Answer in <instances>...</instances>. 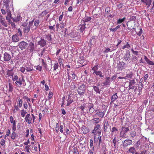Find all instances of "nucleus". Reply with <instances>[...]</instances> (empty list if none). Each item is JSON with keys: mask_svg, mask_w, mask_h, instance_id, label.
<instances>
[{"mask_svg": "<svg viewBox=\"0 0 154 154\" xmlns=\"http://www.w3.org/2000/svg\"><path fill=\"white\" fill-rule=\"evenodd\" d=\"M101 127L100 125L97 124L94 127V130L92 131V134H93L94 135V140H98L97 136H100L101 131L100 129Z\"/></svg>", "mask_w": 154, "mask_h": 154, "instance_id": "f257e3e1", "label": "nucleus"}, {"mask_svg": "<svg viewBox=\"0 0 154 154\" xmlns=\"http://www.w3.org/2000/svg\"><path fill=\"white\" fill-rule=\"evenodd\" d=\"M12 80L13 82H15V84L17 86L19 87L21 86L23 82L25 81L23 78H19L18 75H15L14 76L12 77Z\"/></svg>", "mask_w": 154, "mask_h": 154, "instance_id": "f03ea898", "label": "nucleus"}, {"mask_svg": "<svg viewBox=\"0 0 154 154\" xmlns=\"http://www.w3.org/2000/svg\"><path fill=\"white\" fill-rule=\"evenodd\" d=\"M86 90V85L83 84L79 86L78 88L77 92L79 94L82 95L85 93Z\"/></svg>", "mask_w": 154, "mask_h": 154, "instance_id": "7ed1b4c3", "label": "nucleus"}, {"mask_svg": "<svg viewBox=\"0 0 154 154\" xmlns=\"http://www.w3.org/2000/svg\"><path fill=\"white\" fill-rule=\"evenodd\" d=\"M3 61L5 62H8L11 58V55L8 53L5 52L3 54Z\"/></svg>", "mask_w": 154, "mask_h": 154, "instance_id": "20e7f679", "label": "nucleus"}, {"mask_svg": "<svg viewBox=\"0 0 154 154\" xmlns=\"http://www.w3.org/2000/svg\"><path fill=\"white\" fill-rule=\"evenodd\" d=\"M28 49L30 52H33L35 51V45L33 42H31L29 43Z\"/></svg>", "mask_w": 154, "mask_h": 154, "instance_id": "39448f33", "label": "nucleus"}, {"mask_svg": "<svg viewBox=\"0 0 154 154\" xmlns=\"http://www.w3.org/2000/svg\"><path fill=\"white\" fill-rule=\"evenodd\" d=\"M122 145L124 147H126L129 145L132 144V141L131 140L126 139L122 143Z\"/></svg>", "mask_w": 154, "mask_h": 154, "instance_id": "423d86ee", "label": "nucleus"}, {"mask_svg": "<svg viewBox=\"0 0 154 154\" xmlns=\"http://www.w3.org/2000/svg\"><path fill=\"white\" fill-rule=\"evenodd\" d=\"M10 120L11 123L12 124V130H16V121L14 120V118L12 116L10 117Z\"/></svg>", "mask_w": 154, "mask_h": 154, "instance_id": "0eeeda50", "label": "nucleus"}, {"mask_svg": "<svg viewBox=\"0 0 154 154\" xmlns=\"http://www.w3.org/2000/svg\"><path fill=\"white\" fill-rule=\"evenodd\" d=\"M27 45V43L24 41H22L19 43L18 46L21 50H23L26 47Z\"/></svg>", "mask_w": 154, "mask_h": 154, "instance_id": "6e6552de", "label": "nucleus"}, {"mask_svg": "<svg viewBox=\"0 0 154 154\" xmlns=\"http://www.w3.org/2000/svg\"><path fill=\"white\" fill-rule=\"evenodd\" d=\"M141 1L147 6V8H149L151 4L152 0H141Z\"/></svg>", "mask_w": 154, "mask_h": 154, "instance_id": "1a4fd4ad", "label": "nucleus"}, {"mask_svg": "<svg viewBox=\"0 0 154 154\" xmlns=\"http://www.w3.org/2000/svg\"><path fill=\"white\" fill-rule=\"evenodd\" d=\"M135 83V81L134 80H130L129 82V90L131 89H134L135 88L134 84Z\"/></svg>", "mask_w": 154, "mask_h": 154, "instance_id": "9d476101", "label": "nucleus"}, {"mask_svg": "<svg viewBox=\"0 0 154 154\" xmlns=\"http://www.w3.org/2000/svg\"><path fill=\"white\" fill-rule=\"evenodd\" d=\"M25 119L26 122H28V124H30L32 120V118L30 114H27L25 118Z\"/></svg>", "mask_w": 154, "mask_h": 154, "instance_id": "9b49d317", "label": "nucleus"}, {"mask_svg": "<svg viewBox=\"0 0 154 154\" xmlns=\"http://www.w3.org/2000/svg\"><path fill=\"white\" fill-rule=\"evenodd\" d=\"M0 22L2 25L5 27H7L8 24L5 21L4 18L0 15Z\"/></svg>", "mask_w": 154, "mask_h": 154, "instance_id": "f8f14e48", "label": "nucleus"}, {"mask_svg": "<svg viewBox=\"0 0 154 154\" xmlns=\"http://www.w3.org/2000/svg\"><path fill=\"white\" fill-rule=\"evenodd\" d=\"M38 45H40L41 47H44L46 45V42L43 38H41L38 42Z\"/></svg>", "mask_w": 154, "mask_h": 154, "instance_id": "ddd939ff", "label": "nucleus"}, {"mask_svg": "<svg viewBox=\"0 0 154 154\" xmlns=\"http://www.w3.org/2000/svg\"><path fill=\"white\" fill-rule=\"evenodd\" d=\"M7 75L8 76H11V77L12 80V77L14 76L15 75H14V72L12 69L11 70H8L6 72Z\"/></svg>", "mask_w": 154, "mask_h": 154, "instance_id": "4468645a", "label": "nucleus"}, {"mask_svg": "<svg viewBox=\"0 0 154 154\" xmlns=\"http://www.w3.org/2000/svg\"><path fill=\"white\" fill-rule=\"evenodd\" d=\"M22 18L20 17V16L19 15H18L16 17H12V19L13 20L14 22H17L19 21L22 20Z\"/></svg>", "mask_w": 154, "mask_h": 154, "instance_id": "2eb2a0df", "label": "nucleus"}, {"mask_svg": "<svg viewBox=\"0 0 154 154\" xmlns=\"http://www.w3.org/2000/svg\"><path fill=\"white\" fill-rule=\"evenodd\" d=\"M125 65V63L123 61L120 62L118 65V68L119 69L122 70Z\"/></svg>", "mask_w": 154, "mask_h": 154, "instance_id": "dca6fc26", "label": "nucleus"}, {"mask_svg": "<svg viewBox=\"0 0 154 154\" xmlns=\"http://www.w3.org/2000/svg\"><path fill=\"white\" fill-rule=\"evenodd\" d=\"M8 91L12 92L14 90V86L10 81L8 82Z\"/></svg>", "mask_w": 154, "mask_h": 154, "instance_id": "f3484780", "label": "nucleus"}, {"mask_svg": "<svg viewBox=\"0 0 154 154\" xmlns=\"http://www.w3.org/2000/svg\"><path fill=\"white\" fill-rule=\"evenodd\" d=\"M49 12L48 10H45L44 11H42L41 13L39 14L38 17L39 18L42 17L45 15Z\"/></svg>", "mask_w": 154, "mask_h": 154, "instance_id": "a211bd4d", "label": "nucleus"}, {"mask_svg": "<svg viewBox=\"0 0 154 154\" xmlns=\"http://www.w3.org/2000/svg\"><path fill=\"white\" fill-rule=\"evenodd\" d=\"M12 39L13 42H16L18 41L19 38H18V35L17 34H15L12 36Z\"/></svg>", "mask_w": 154, "mask_h": 154, "instance_id": "6ab92c4d", "label": "nucleus"}, {"mask_svg": "<svg viewBox=\"0 0 154 154\" xmlns=\"http://www.w3.org/2000/svg\"><path fill=\"white\" fill-rule=\"evenodd\" d=\"M118 129H117L116 127H113L112 128L111 131V133L112 134L115 133V134H117L118 133Z\"/></svg>", "mask_w": 154, "mask_h": 154, "instance_id": "aec40b11", "label": "nucleus"}, {"mask_svg": "<svg viewBox=\"0 0 154 154\" xmlns=\"http://www.w3.org/2000/svg\"><path fill=\"white\" fill-rule=\"evenodd\" d=\"M4 3V5L5 7L6 8V9H7V11L8 12V11H10L8 10L9 8V5L8 4V2H9V0H5V1H3Z\"/></svg>", "mask_w": 154, "mask_h": 154, "instance_id": "412c9836", "label": "nucleus"}, {"mask_svg": "<svg viewBox=\"0 0 154 154\" xmlns=\"http://www.w3.org/2000/svg\"><path fill=\"white\" fill-rule=\"evenodd\" d=\"M8 15L6 17V19L8 21V22H9V23H11L10 22V18L12 19V17H11V14L10 12V11H8Z\"/></svg>", "mask_w": 154, "mask_h": 154, "instance_id": "4be33fe9", "label": "nucleus"}, {"mask_svg": "<svg viewBox=\"0 0 154 154\" xmlns=\"http://www.w3.org/2000/svg\"><path fill=\"white\" fill-rule=\"evenodd\" d=\"M118 97L116 93L113 94L111 97V102H113L118 98Z\"/></svg>", "mask_w": 154, "mask_h": 154, "instance_id": "5701e85b", "label": "nucleus"}, {"mask_svg": "<svg viewBox=\"0 0 154 154\" xmlns=\"http://www.w3.org/2000/svg\"><path fill=\"white\" fill-rule=\"evenodd\" d=\"M108 126L109 124L108 123V122L106 121L105 122H104L103 125L104 131V132H106Z\"/></svg>", "mask_w": 154, "mask_h": 154, "instance_id": "b1692460", "label": "nucleus"}, {"mask_svg": "<svg viewBox=\"0 0 154 154\" xmlns=\"http://www.w3.org/2000/svg\"><path fill=\"white\" fill-rule=\"evenodd\" d=\"M34 19H33L31 21H30L29 22L28 26L30 28L33 29L34 28V26L33 25V22H34Z\"/></svg>", "mask_w": 154, "mask_h": 154, "instance_id": "393cba45", "label": "nucleus"}, {"mask_svg": "<svg viewBox=\"0 0 154 154\" xmlns=\"http://www.w3.org/2000/svg\"><path fill=\"white\" fill-rule=\"evenodd\" d=\"M130 54L128 53H126L124 56L123 58L126 61H129L130 59Z\"/></svg>", "mask_w": 154, "mask_h": 154, "instance_id": "a878e982", "label": "nucleus"}, {"mask_svg": "<svg viewBox=\"0 0 154 154\" xmlns=\"http://www.w3.org/2000/svg\"><path fill=\"white\" fill-rule=\"evenodd\" d=\"M128 151H129V152L133 154L135 153L136 149L134 147H132L129 148Z\"/></svg>", "mask_w": 154, "mask_h": 154, "instance_id": "bb28decb", "label": "nucleus"}, {"mask_svg": "<svg viewBox=\"0 0 154 154\" xmlns=\"http://www.w3.org/2000/svg\"><path fill=\"white\" fill-rule=\"evenodd\" d=\"M40 21L39 20H36L34 22V26H35V29L38 27Z\"/></svg>", "mask_w": 154, "mask_h": 154, "instance_id": "cd10ccee", "label": "nucleus"}, {"mask_svg": "<svg viewBox=\"0 0 154 154\" xmlns=\"http://www.w3.org/2000/svg\"><path fill=\"white\" fill-rule=\"evenodd\" d=\"M30 28L28 26L24 27L23 28V31L25 33H28L30 30Z\"/></svg>", "mask_w": 154, "mask_h": 154, "instance_id": "c85d7f7f", "label": "nucleus"}, {"mask_svg": "<svg viewBox=\"0 0 154 154\" xmlns=\"http://www.w3.org/2000/svg\"><path fill=\"white\" fill-rule=\"evenodd\" d=\"M129 130V128L128 127H122V128L121 131L124 132L125 133H126Z\"/></svg>", "mask_w": 154, "mask_h": 154, "instance_id": "c756f323", "label": "nucleus"}, {"mask_svg": "<svg viewBox=\"0 0 154 154\" xmlns=\"http://www.w3.org/2000/svg\"><path fill=\"white\" fill-rule=\"evenodd\" d=\"M23 100L21 99H18L17 102V105L19 107H21L22 106Z\"/></svg>", "mask_w": 154, "mask_h": 154, "instance_id": "7c9ffc66", "label": "nucleus"}, {"mask_svg": "<svg viewBox=\"0 0 154 154\" xmlns=\"http://www.w3.org/2000/svg\"><path fill=\"white\" fill-rule=\"evenodd\" d=\"M16 130H13L12 133L11 135V138L12 140H14L16 137V133L15 132Z\"/></svg>", "mask_w": 154, "mask_h": 154, "instance_id": "2f4dec72", "label": "nucleus"}, {"mask_svg": "<svg viewBox=\"0 0 154 154\" xmlns=\"http://www.w3.org/2000/svg\"><path fill=\"white\" fill-rule=\"evenodd\" d=\"M126 18L124 17L122 19H119L118 20L117 23V24H120L126 20Z\"/></svg>", "mask_w": 154, "mask_h": 154, "instance_id": "473e14b6", "label": "nucleus"}, {"mask_svg": "<svg viewBox=\"0 0 154 154\" xmlns=\"http://www.w3.org/2000/svg\"><path fill=\"white\" fill-rule=\"evenodd\" d=\"M97 75H99L100 77H103L104 75H102V72L101 71H98L95 73Z\"/></svg>", "mask_w": 154, "mask_h": 154, "instance_id": "72a5a7b5", "label": "nucleus"}, {"mask_svg": "<svg viewBox=\"0 0 154 154\" xmlns=\"http://www.w3.org/2000/svg\"><path fill=\"white\" fill-rule=\"evenodd\" d=\"M93 88L94 90L96 92V93L99 94L100 93V91H99L98 87H97L96 86H93Z\"/></svg>", "mask_w": 154, "mask_h": 154, "instance_id": "f704fd0d", "label": "nucleus"}, {"mask_svg": "<svg viewBox=\"0 0 154 154\" xmlns=\"http://www.w3.org/2000/svg\"><path fill=\"white\" fill-rule=\"evenodd\" d=\"M25 69L27 72H30L33 70V67L31 66L28 67L26 66L25 67Z\"/></svg>", "mask_w": 154, "mask_h": 154, "instance_id": "c9c22d12", "label": "nucleus"}, {"mask_svg": "<svg viewBox=\"0 0 154 154\" xmlns=\"http://www.w3.org/2000/svg\"><path fill=\"white\" fill-rule=\"evenodd\" d=\"M98 66L97 65L94 66L92 68V70L94 71L93 73V74L95 73L96 72H97V70H98Z\"/></svg>", "mask_w": 154, "mask_h": 154, "instance_id": "e433bc0d", "label": "nucleus"}, {"mask_svg": "<svg viewBox=\"0 0 154 154\" xmlns=\"http://www.w3.org/2000/svg\"><path fill=\"white\" fill-rule=\"evenodd\" d=\"M73 102V100L72 99H71L69 97L67 100V104L66 106H69L70 104H71Z\"/></svg>", "mask_w": 154, "mask_h": 154, "instance_id": "4c0bfd02", "label": "nucleus"}, {"mask_svg": "<svg viewBox=\"0 0 154 154\" xmlns=\"http://www.w3.org/2000/svg\"><path fill=\"white\" fill-rule=\"evenodd\" d=\"M97 114L101 118H103L105 114V113L104 112H97Z\"/></svg>", "mask_w": 154, "mask_h": 154, "instance_id": "58836bf2", "label": "nucleus"}, {"mask_svg": "<svg viewBox=\"0 0 154 154\" xmlns=\"http://www.w3.org/2000/svg\"><path fill=\"white\" fill-rule=\"evenodd\" d=\"M85 25L86 24L85 23H84V24L80 26V30L81 31L83 32V31L86 28L85 27Z\"/></svg>", "mask_w": 154, "mask_h": 154, "instance_id": "ea45409f", "label": "nucleus"}, {"mask_svg": "<svg viewBox=\"0 0 154 154\" xmlns=\"http://www.w3.org/2000/svg\"><path fill=\"white\" fill-rule=\"evenodd\" d=\"M133 76V72H130L128 73L127 74L126 77L127 78H131Z\"/></svg>", "mask_w": 154, "mask_h": 154, "instance_id": "a19ab883", "label": "nucleus"}, {"mask_svg": "<svg viewBox=\"0 0 154 154\" xmlns=\"http://www.w3.org/2000/svg\"><path fill=\"white\" fill-rule=\"evenodd\" d=\"M120 25H119L118 26H117L116 28H114L113 29H110V30L111 31H112V32H115L116 31V30L118 29L120 27Z\"/></svg>", "mask_w": 154, "mask_h": 154, "instance_id": "79ce46f5", "label": "nucleus"}, {"mask_svg": "<svg viewBox=\"0 0 154 154\" xmlns=\"http://www.w3.org/2000/svg\"><path fill=\"white\" fill-rule=\"evenodd\" d=\"M27 112L26 110H25L24 109H23L21 111V116L22 117H24L25 115L26 114Z\"/></svg>", "mask_w": 154, "mask_h": 154, "instance_id": "37998d69", "label": "nucleus"}, {"mask_svg": "<svg viewBox=\"0 0 154 154\" xmlns=\"http://www.w3.org/2000/svg\"><path fill=\"white\" fill-rule=\"evenodd\" d=\"M58 63L57 62L55 63L54 64V66H53L54 68V71H55L57 69L58 67Z\"/></svg>", "mask_w": 154, "mask_h": 154, "instance_id": "c03bdc74", "label": "nucleus"}, {"mask_svg": "<svg viewBox=\"0 0 154 154\" xmlns=\"http://www.w3.org/2000/svg\"><path fill=\"white\" fill-rule=\"evenodd\" d=\"M91 19V18L90 17H87L83 20V21L84 22H86L90 21Z\"/></svg>", "mask_w": 154, "mask_h": 154, "instance_id": "a18cd8bd", "label": "nucleus"}, {"mask_svg": "<svg viewBox=\"0 0 154 154\" xmlns=\"http://www.w3.org/2000/svg\"><path fill=\"white\" fill-rule=\"evenodd\" d=\"M23 98L25 99H26L27 100V103L29 105H30V103H29V102L30 101V99L28 98L26 96H23Z\"/></svg>", "mask_w": 154, "mask_h": 154, "instance_id": "49530a36", "label": "nucleus"}, {"mask_svg": "<svg viewBox=\"0 0 154 154\" xmlns=\"http://www.w3.org/2000/svg\"><path fill=\"white\" fill-rule=\"evenodd\" d=\"M94 106V105L91 103H89L88 105V108L89 109V110H90L91 108H93Z\"/></svg>", "mask_w": 154, "mask_h": 154, "instance_id": "de8ad7c7", "label": "nucleus"}, {"mask_svg": "<svg viewBox=\"0 0 154 154\" xmlns=\"http://www.w3.org/2000/svg\"><path fill=\"white\" fill-rule=\"evenodd\" d=\"M46 38L48 41H50L51 39V35H48L46 36Z\"/></svg>", "mask_w": 154, "mask_h": 154, "instance_id": "09e8293b", "label": "nucleus"}, {"mask_svg": "<svg viewBox=\"0 0 154 154\" xmlns=\"http://www.w3.org/2000/svg\"><path fill=\"white\" fill-rule=\"evenodd\" d=\"M25 68L23 67H20L19 71H20L21 72L24 73L25 70Z\"/></svg>", "mask_w": 154, "mask_h": 154, "instance_id": "8fccbe9b", "label": "nucleus"}, {"mask_svg": "<svg viewBox=\"0 0 154 154\" xmlns=\"http://www.w3.org/2000/svg\"><path fill=\"white\" fill-rule=\"evenodd\" d=\"M126 133H125L124 132H123L121 131L120 133V136L122 138H124L126 136Z\"/></svg>", "mask_w": 154, "mask_h": 154, "instance_id": "3c124183", "label": "nucleus"}, {"mask_svg": "<svg viewBox=\"0 0 154 154\" xmlns=\"http://www.w3.org/2000/svg\"><path fill=\"white\" fill-rule=\"evenodd\" d=\"M27 20L28 19L26 20V22L23 23L22 24V26L24 27L27 26L28 24Z\"/></svg>", "mask_w": 154, "mask_h": 154, "instance_id": "603ef678", "label": "nucleus"}, {"mask_svg": "<svg viewBox=\"0 0 154 154\" xmlns=\"http://www.w3.org/2000/svg\"><path fill=\"white\" fill-rule=\"evenodd\" d=\"M94 122L96 124L100 122V119L98 118H95L93 119Z\"/></svg>", "mask_w": 154, "mask_h": 154, "instance_id": "864d4df0", "label": "nucleus"}, {"mask_svg": "<svg viewBox=\"0 0 154 154\" xmlns=\"http://www.w3.org/2000/svg\"><path fill=\"white\" fill-rule=\"evenodd\" d=\"M94 147H93L92 148L89 150L88 154H93L94 151Z\"/></svg>", "mask_w": 154, "mask_h": 154, "instance_id": "5fc2aeb1", "label": "nucleus"}, {"mask_svg": "<svg viewBox=\"0 0 154 154\" xmlns=\"http://www.w3.org/2000/svg\"><path fill=\"white\" fill-rule=\"evenodd\" d=\"M140 31L137 33V35L139 36H140L143 33V30L142 29L140 28L139 29Z\"/></svg>", "mask_w": 154, "mask_h": 154, "instance_id": "6e6d98bb", "label": "nucleus"}, {"mask_svg": "<svg viewBox=\"0 0 154 154\" xmlns=\"http://www.w3.org/2000/svg\"><path fill=\"white\" fill-rule=\"evenodd\" d=\"M30 146H30L27 145L26 146L25 148V149H26V152L29 153H30V152L29 151L30 149L29 148V147Z\"/></svg>", "mask_w": 154, "mask_h": 154, "instance_id": "4d7b16f0", "label": "nucleus"}, {"mask_svg": "<svg viewBox=\"0 0 154 154\" xmlns=\"http://www.w3.org/2000/svg\"><path fill=\"white\" fill-rule=\"evenodd\" d=\"M131 137L133 138L136 135V132L135 131L132 132L130 134Z\"/></svg>", "mask_w": 154, "mask_h": 154, "instance_id": "13d9d810", "label": "nucleus"}, {"mask_svg": "<svg viewBox=\"0 0 154 154\" xmlns=\"http://www.w3.org/2000/svg\"><path fill=\"white\" fill-rule=\"evenodd\" d=\"M147 63L150 65H154V63L152 61H150L148 60L147 61H146Z\"/></svg>", "mask_w": 154, "mask_h": 154, "instance_id": "bf43d9fd", "label": "nucleus"}, {"mask_svg": "<svg viewBox=\"0 0 154 154\" xmlns=\"http://www.w3.org/2000/svg\"><path fill=\"white\" fill-rule=\"evenodd\" d=\"M130 47V46L129 44H128V43H127V44L126 45H125L122 48L123 49H124V48H128Z\"/></svg>", "mask_w": 154, "mask_h": 154, "instance_id": "052dcab7", "label": "nucleus"}, {"mask_svg": "<svg viewBox=\"0 0 154 154\" xmlns=\"http://www.w3.org/2000/svg\"><path fill=\"white\" fill-rule=\"evenodd\" d=\"M104 85H109L110 84V81L106 80L105 82L103 83Z\"/></svg>", "mask_w": 154, "mask_h": 154, "instance_id": "680f3d73", "label": "nucleus"}, {"mask_svg": "<svg viewBox=\"0 0 154 154\" xmlns=\"http://www.w3.org/2000/svg\"><path fill=\"white\" fill-rule=\"evenodd\" d=\"M148 74H146L145 75L143 78V80L145 82H146L147 80V79L148 78Z\"/></svg>", "mask_w": 154, "mask_h": 154, "instance_id": "e2e57ef3", "label": "nucleus"}, {"mask_svg": "<svg viewBox=\"0 0 154 154\" xmlns=\"http://www.w3.org/2000/svg\"><path fill=\"white\" fill-rule=\"evenodd\" d=\"M134 154H145V152L144 151H141L139 152H136Z\"/></svg>", "mask_w": 154, "mask_h": 154, "instance_id": "0e129e2a", "label": "nucleus"}, {"mask_svg": "<svg viewBox=\"0 0 154 154\" xmlns=\"http://www.w3.org/2000/svg\"><path fill=\"white\" fill-rule=\"evenodd\" d=\"M136 18V17L135 16H132L131 17L130 20V21L134 20Z\"/></svg>", "mask_w": 154, "mask_h": 154, "instance_id": "69168bd1", "label": "nucleus"}, {"mask_svg": "<svg viewBox=\"0 0 154 154\" xmlns=\"http://www.w3.org/2000/svg\"><path fill=\"white\" fill-rule=\"evenodd\" d=\"M5 143V140H4L3 139H2L1 140V142H0V144L1 145L3 146L4 145Z\"/></svg>", "mask_w": 154, "mask_h": 154, "instance_id": "338daca9", "label": "nucleus"}, {"mask_svg": "<svg viewBox=\"0 0 154 154\" xmlns=\"http://www.w3.org/2000/svg\"><path fill=\"white\" fill-rule=\"evenodd\" d=\"M60 131L61 133H63V126L62 125H61L60 126Z\"/></svg>", "mask_w": 154, "mask_h": 154, "instance_id": "774afa93", "label": "nucleus"}]
</instances>
